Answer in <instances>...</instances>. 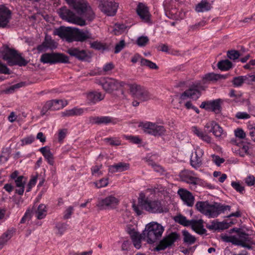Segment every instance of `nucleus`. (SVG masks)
I'll return each instance as SVG.
<instances>
[{
    "label": "nucleus",
    "instance_id": "obj_22",
    "mask_svg": "<svg viewBox=\"0 0 255 255\" xmlns=\"http://www.w3.org/2000/svg\"><path fill=\"white\" fill-rule=\"evenodd\" d=\"M178 194L185 204L189 207L193 206L194 197L190 192L187 190L180 189L178 191Z\"/></svg>",
    "mask_w": 255,
    "mask_h": 255
},
{
    "label": "nucleus",
    "instance_id": "obj_26",
    "mask_svg": "<svg viewBox=\"0 0 255 255\" xmlns=\"http://www.w3.org/2000/svg\"><path fill=\"white\" fill-rule=\"evenodd\" d=\"M66 105L67 103H64L61 100H53L47 101L44 106L49 110H57L63 108Z\"/></svg>",
    "mask_w": 255,
    "mask_h": 255
},
{
    "label": "nucleus",
    "instance_id": "obj_17",
    "mask_svg": "<svg viewBox=\"0 0 255 255\" xmlns=\"http://www.w3.org/2000/svg\"><path fill=\"white\" fill-rule=\"evenodd\" d=\"M73 41L83 42L87 39H94L92 34L87 30L83 31L77 28H73Z\"/></svg>",
    "mask_w": 255,
    "mask_h": 255
},
{
    "label": "nucleus",
    "instance_id": "obj_13",
    "mask_svg": "<svg viewBox=\"0 0 255 255\" xmlns=\"http://www.w3.org/2000/svg\"><path fill=\"white\" fill-rule=\"evenodd\" d=\"M119 200L113 195H110L105 198H98L97 206L100 209L104 210L107 208H114L119 204Z\"/></svg>",
    "mask_w": 255,
    "mask_h": 255
},
{
    "label": "nucleus",
    "instance_id": "obj_23",
    "mask_svg": "<svg viewBox=\"0 0 255 255\" xmlns=\"http://www.w3.org/2000/svg\"><path fill=\"white\" fill-rule=\"evenodd\" d=\"M67 52L71 56L74 57L80 60H84L88 57V55L86 50H80L77 48H69Z\"/></svg>",
    "mask_w": 255,
    "mask_h": 255
},
{
    "label": "nucleus",
    "instance_id": "obj_28",
    "mask_svg": "<svg viewBox=\"0 0 255 255\" xmlns=\"http://www.w3.org/2000/svg\"><path fill=\"white\" fill-rule=\"evenodd\" d=\"M129 168V164L126 162H119L109 167V171L111 173L123 172L127 170Z\"/></svg>",
    "mask_w": 255,
    "mask_h": 255
},
{
    "label": "nucleus",
    "instance_id": "obj_19",
    "mask_svg": "<svg viewBox=\"0 0 255 255\" xmlns=\"http://www.w3.org/2000/svg\"><path fill=\"white\" fill-rule=\"evenodd\" d=\"M196 174L189 170H183L179 173V177L182 181L187 183L196 185L197 184L199 178L195 176Z\"/></svg>",
    "mask_w": 255,
    "mask_h": 255
},
{
    "label": "nucleus",
    "instance_id": "obj_15",
    "mask_svg": "<svg viewBox=\"0 0 255 255\" xmlns=\"http://www.w3.org/2000/svg\"><path fill=\"white\" fill-rule=\"evenodd\" d=\"M73 28L61 26L58 28L55 29L53 31V33L54 35H58L62 39H66L68 42H72L73 41Z\"/></svg>",
    "mask_w": 255,
    "mask_h": 255
},
{
    "label": "nucleus",
    "instance_id": "obj_36",
    "mask_svg": "<svg viewBox=\"0 0 255 255\" xmlns=\"http://www.w3.org/2000/svg\"><path fill=\"white\" fill-rule=\"evenodd\" d=\"M84 113V109L82 108H74L72 109L66 111L62 113L63 117L79 116Z\"/></svg>",
    "mask_w": 255,
    "mask_h": 255
},
{
    "label": "nucleus",
    "instance_id": "obj_51",
    "mask_svg": "<svg viewBox=\"0 0 255 255\" xmlns=\"http://www.w3.org/2000/svg\"><path fill=\"white\" fill-rule=\"evenodd\" d=\"M243 78L244 83L248 84H251L252 83L255 81V75H247L246 76H243Z\"/></svg>",
    "mask_w": 255,
    "mask_h": 255
},
{
    "label": "nucleus",
    "instance_id": "obj_37",
    "mask_svg": "<svg viewBox=\"0 0 255 255\" xmlns=\"http://www.w3.org/2000/svg\"><path fill=\"white\" fill-rule=\"evenodd\" d=\"M221 103L220 99H217L215 100L209 101V110L215 113H218L221 111Z\"/></svg>",
    "mask_w": 255,
    "mask_h": 255
},
{
    "label": "nucleus",
    "instance_id": "obj_49",
    "mask_svg": "<svg viewBox=\"0 0 255 255\" xmlns=\"http://www.w3.org/2000/svg\"><path fill=\"white\" fill-rule=\"evenodd\" d=\"M232 186L238 192L243 194L245 191V187L241 185L239 182L233 181L231 183Z\"/></svg>",
    "mask_w": 255,
    "mask_h": 255
},
{
    "label": "nucleus",
    "instance_id": "obj_9",
    "mask_svg": "<svg viewBox=\"0 0 255 255\" xmlns=\"http://www.w3.org/2000/svg\"><path fill=\"white\" fill-rule=\"evenodd\" d=\"M129 91L133 97L140 102L147 101L151 97L150 94L145 88L136 84L129 85Z\"/></svg>",
    "mask_w": 255,
    "mask_h": 255
},
{
    "label": "nucleus",
    "instance_id": "obj_12",
    "mask_svg": "<svg viewBox=\"0 0 255 255\" xmlns=\"http://www.w3.org/2000/svg\"><path fill=\"white\" fill-rule=\"evenodd\" d=\"M179 238V235L175 232H172L165 236L160 241L155 248L157 251L164 250L171 247Z\"/></svg>",
    "mask_w": 255,
    "mask_h": 255
},
{
    "label": "nucleus",
    "instance_id": "obj_8",
    "mask_svg": "<svg viewBox=\"0 0 255 255\" xmlns=\"http://www.w3.org/2000/svg\"><path fill=\"white\" fill-rule=\"evenodd\" d=\"M59 14L60 17L69 22H71L80 26H84L86 24L85 20L82 18L77 16L75 14L67 8L66 7L61 8L59 10Z\"/></svg>",
    "mask_w": 255,
    "mask_h": 255
},
{
    "label": "nucleus",
    "instance_id": "obj_30",
    "mask_svg": "<svg viewBox=\"0 0 255 255\" xmlns=\"http://www.w3.org/2000/svg\"><path fill=\"white\" fill-rule=\"evenodd\" d=\"M212 7V4L207 0H202L196 5L195 10L197 12H204L209 11L211 9Z\"/></svg>",
    "mask_w": 255,
    "mask_h": 255
},
{
    "label": "nucleus",
    "instance_id": "obj_33",
    "mask_svg": "<svg viewBox=\"0 0 255 255\" xmlns=\"http://www.w3.org/2000/svg\"><path fill=\"white\" fill-rule=\"evenodd\" d=\"M23 176H19L15 179L16 187L18 188L15 190V192L19 195H22L24 192L25 180Z\"/></svg>",
    "mask_w": 255,
    "mask_h": 255
},
{
    "label": "nucleus",
    "instance_id": "obj_35",
    "mask_svg": "<svg viewBox=\"0 0 255 255\" xmlns=\"http://www.w3.org/2000/svg\"><path fill=\"white\" fill-rule=\"evenodd\" d=\"M192 130L195 134H196L197 136H198L205 142L208 143H210L211 142V137L208 135H207L206 133L200 130L196 127H192Z\"/></svg>",
    "mask_w": 255,
    "mask_h": 255
},
{
    "label": "nucleus",
    "instance_id": "obj_34",
    "mask_svg": "<svg viewBox=\"0 0 255 255\" xmlns=\"http://www.w3.org/2000/svg\"><path fill=\"white\" fill-rule=\"evenodd\" d=\"M221 78H225V76L213 73H208L204 75L202 79L203 84H207L211 81H216Z\"/></svg>",
    "mask_w": 255,
    "mask_h": 255
},
{
    "label": "nucleus",
    "instance_id": "obj_53",
    "mask_svg": "<svg viewBox=\"0 0 255 255\" xmlns=\"http://www.w3.org/2000/svg\"><path fill=\"white\" fill-rule=\"evenodd\" d=\"M125 42L124 40H121L119 43H117L115 46V53H118L120 52L125 47Z\"/></svg>",
    "mask_w": 255,
    "mask_h": 255
},
{
    "label": "nucleus",
    "instance_id": "obj_18",
    "mask_svg": "<svg viewBox=\"0 0 255 255\" xmlns=\"http://www.w3.org/2000/svg\"><path fill=\"white\" fill-rule=\"evenodd\" d=\"M11 18V11L6 6L0 5V27H5Z\"/></svg>",
    "mask_w": 255,
    "mask_h": 255
},
{
    "label": "nucleus",
    "instance_id": "obj_41",
    "mask_svg": "<svg viewBox=\"0 0 255 255\" xmlns=\"http://www.w3.org/2000/svg\"><path fill=\"white\" fill-rule=\"evenodd\" d=\"M127 27L124 24H116L111 31L115 35H120L123 33L126 30Z\"/></svg>",
    "mask_w": 255,
    "mask_h": 255
},
{
    "label": "nucleus",
    "instance_id": "obj_56",
    "mask_svg": "<svg viewBox=\"0 0 255 255\" xmlns=\"http://www.w3.org/2000/svg\"><path fill=\"white\" fill-rule=\"evenodd\" d=\"M56 228L57 230V233L61 235L66 230V225L63 223H58L56 225Z\"/></svg>",
    "mask_w": 255,
    "mask_h": 255
},
{
    "label": "nucleus",
    "instance_id": "obj_4",
    "mask_svg": "<svg viewBox=\"0 0 255 255\" xmlns=\"http://www.w3.org/2000/svg\"><path fill=\"white\" fill-rule=\"evenodd\" d=\"M3 60L7 61L9 66L18 65L19 66H26L28 61L26 60L21 54L16 50L6 47L2 53Z\"/></svg>",
    "mask_w": 255,
    "mask_h": 255
},
{
    "label": "nucleus",
    "instance_id": "obj_45",
    "mask_svg": "<svg viewBox=\"0 0 255 255\" xmlns=\"http://www.w3.org/2000/svg\"><path fill=\"white\" fill-rule=\"evenodd\" d=\"M225 224L220 222H212L211 224H207L206 227L209 230H218L223 229L225 227Z\"/></svg>",
    "mask_w": 255,
    "mask_h": 255
},
{
    "label": "nucleus",
    "instance_id": "obj_16",
    "mask_svg": "<svg viewBox=\"0 0 255 255\" xmlns=\"http://www.w3.org/2000/svg\"><path fill=\"white\" fill-rule=\"evenodd\" d=\"M204 151L199 147H196L190 158V164L195 169L199 168L202 164V156Z\"/></svg>",
    "mask_w": 255,
    "mask_h": 255
},
{
    "label": "nucleus",
    "instance_id": "obj_54",
    "mask_svg": "<svg viewBox=\"0 0 255 255\" xmlns=\"http://www.w3.org/2000/svg\"><path fill=\"white\" fill-rule=\"evenodd\" d=\"M239 241H243L245 242H250L251 238L249 237L248 234L244 232H240L239 233Z\"/></svg>",
    "mask_w": 255,
    "mask_h": 255
},
{
    "label": "nucleus",
    "instance_id": "obj_7",
    "mask_svg": "<svg viewBox=\"0 0 255 255\" xmlns=\"http://www.w3.org/2000/svg\"><path fill=\"white\" fill-rule=\"evenodd\" d=\"M205 88L200 83L192 85L188 90L185 91L180 96L179 103L188 98L196 100L201 96L200 90H205Z\"/></svg>",
    "mask_w": 255,
    "mask_h": 255
},
{
    "label": "nucleus",
    "instance_id": "obj_40",
    "mask_svg": "<svg viewBox=\"0 0 255 255\" xmlns=\"http://www.w3.org/2000/svg\"><path fill=\"white\" fill-rule=\"evenodd\" d=\"M35 214L38 219H42L44 218L47 214L46 206L42 204L39 205Z\"/></svg>",
    "mask_w": 255,
    "mask_h": 255
},
{
    "label": "nucleus",
    "instance_id": "obj_62",
    "mask_svg": "<svg viewBox=\"0 0 255 255\" xmlns=\"http://www.w3.org/2000/svg\"><path fill=\"white\" fill-rule=\"evenodd\" d=\"M104 140L107 142H109L112 145H119L121 144L119 140H116L113 138H106Z\"/></svg>",
    "mask_w": 255,
    "mask_h": 255
},
{
    "label": "nucleus",
    "instance_id": "obj_63",
    "mask_svg": "<svg viewBox=\"0 0 255 255\" xmlns=\"http://www.w3.org/2000/svg\"><path fill=\"white\" fill-rule=\"evenodd\" d=\"M73 211V207L70 206L69 207L65 212V215L64 216V218L65 219H69L70 218L71 215L72 214Z\"/></svg>",
    "mask_w": 255,
    "mask_h": 255
},
{
    "label": "nucleus",
    "instance_id": "obj_14",
    "mask_svg": "<svg viewBox=\"0 0 255 255\" xmlns=\"http://www.w3.org/2000/svg\"><path fill=\"white\" fill-rule=\"evenodd\" d=\"M125 82L119 81L114 79H108L102 84L103 88L108 93H112L115 90H118L124 86Z\"/></svg>",
    "mask_w": 255,
    "mask_h": 255
},
{
    "label": "nucleus",
    "instance_id": "obj_11",
    "mask_svg": "<svg viewBox=\"0 0 255 255\" xmlns=\"http://www.w3.org/2000/svg\"><path fill=\"white\" fill-rule=\"evenodd\" d=\"M119 7V3L115 1L99 0V8L108 16H114Z\"/></svg>",
    "mask_w": 255,
    "mask_h": 255
},
{
    "label": "nucleus",
    "instance_id": "obj_10",
    "mask_svg": "<svg viewBox=\"0 0 255 255\" xmlns=\"http://www.w3.org/2000/svg\"><path fill=\"white\" fill-rule=\"evenodd\" d=\"M139 203L142 208L149 213H161L164 211L163 206L159 201L141 199Z\"/></svg>",
    "mask_w": 255,
    "mask_h": 255
},
{
    "label": "nucleus",
    "instance_id": "obj_6",
    "mask_svg": "<svg viewBox=\"0 0 255 255\" xmlns=\"http://www.w3.org/2000/svg\"><path fill=\"white\" fill-rule=\"evenodd\" d=\"M140 126L142 128L144 132L155 136L164 135L166 131L165 128L158 123L146 122Z\"/></svg>",
    "mask_w": 255,
    "mask_h": 255
},
{
    "label": "nucleus",
    "instance_id": "obj_21",
    "mask_svg": "<svg viewBox=\"0 0 255 255\" xmlns=\"http://www.w3.org/2000/svg\"><path fill=\"white\" fill-rule=\"evenodd\" d=\"M204 128L206 132H212L217 137H220L223 132L222 128L214 121L207 123L205 126Z\"/></svg>",
    "mask_w": 255,
    "mask_h": 255
},
{
    "label": "nucleus",
    "instance_id": "obj_39",
    "mask_svg": "<svg viewBox=\"0 0 255 255\" xmlns=\"http://www.w3.org/2000/svg\"><path fill=\"white\" fill-rule=\"evenodd\" d=\"M232 63L229 60H224L218 62V68L222 71H227L232 67Z\"/></svg>",
    "mask_w": 255,
    "mask_h": 255
},
{
    "label": "nucleus",
    "instance_id": "obj_1",
    "mask_svg": "<svg viewBox=\"0 0 255 255\" xmlns=\"http://www.w3.org/2000/svg\"><path fill=\"white\" fill-rule=\"evenodd\" d=\"M196 208L202 214L210 218L217 217L225 211L231 210V206L218 203L209 204L208 201H198L195 205Z\"/></svg>",
    "mask_w": 255,
    "mask_h": 255
},
{
    "label": "nucleus",
    "instance_id": "obj_61",
    "mask_svg": "<svg viewBox=\"0 0 255 255\" xmlns=\"http://www.w3.org/2000/svg\"><path fill=\"white\" fill-rule=\"evenodd\" d=\"M184 105L187 109L189 110V109H193V110H194L196 112V113H197V114L199 113V109L197 108L194 106L192 105V104L191 103V102H190V101L186 102L185 103Z\"/></svg>",
    "mask_w": 255,
    "mask_h": 255
},
{
    "label": "nucleus",
    "instance_id": "obj_57",
    "mask_svg": "<svg viewBox=\"0 0 255 255\" xmlns=\"http://www.w3.org/2000/svg\"><path fill=\"white\" fill-rule=\"evenodd\" d=\"M126 138L133 143L139 144L141 142V139L138 136H126Z\"/></svg>",
    "mask_w": 255,
    "mask_h": 255
},
{
    "label": "nucleus",
    "instance_id": "obj_32",
    "mask_svg": "<svg viewBox=\"0 0 255 255\" xmlns=\"http://www.w3.org/2000/svg\"><path fill=\"white\" fill-rule=\"evenodd\" d=\"M39 151L47 160L48 163L51 165L54 164V158L53 154L50 150L48 146H44L40 148Z\"/></svg>",
    "mask_w": 255,
    "mask_h": 255
},
{
    "label": "nucleus",
    "instance_id": "obj_2",
    "mask_svg": "<svg viewBox=\"0 0 255 255\" xmlns=\"http://www.w3.org/2000/svg\"><path fill=\"white\" fill-rule=\"evenodd\" d=\"M164 231V227L156 222H151L147 224L143 231V237L146 242L151 244L158 241Z\"/></svg>",
    "mask_w": 255,
    "mask_h": 255
},
{
    "label": "nucleus",
    "instance_id": "obj_58",
    "mask_svg": "<svg viewBox=\"0 0 255 255\" xmlns=\"http://www.w3.org/2000/svg\"><path fill=\"white\" fill-rule=\"evenodd\" d=\"M140 201L141 200H139L138 202L139 205H136L134 204L132 205L133 209L137 215H140L142 214V209H143L139 203Z\"/></svg>",
    "mask_w": 255,
    "mask_h": 255
},
{
    "label": "nucleus",
    "instance_id": "obj_38",
    "mask_svg": "<svg viewBox=\"0 0 255 255\" xmlns=\"http://www.w3.org/2000/svg\"><path fill=\"white\" fill-rule=\"evenodd\" d=\"M183 242L188 245H192L196 242V238L186 230L182 232Z\"/></svg>",
    "mask_w": 255,
    "mask_h": 255
},
{
    "label": "nucleus",
    "instance_id": "obj_5",
    "mask_svg": "<svg viewBox=\"0 0 255 255\" xmlns=\"http://www.w3.org/2000/svg\"><path fill=\"white\" fill-rule=\"evenodd\" d=\"M40 61L44 64L67 63L69 62V58L63 53L54 52L45 53L41 55Z\"/></svg>",
    "mask_w": 255,
    "mask_h": 255
},
{
    "label": "nucleus",
    "instance_id": "obj_24",
    "mask_svg": "<svg viewBox=\"0 0 255 255\" xmlns=\"http://www.w3.org/2000/svg\"><path fill=\"white\" fill-rule=\"evenodd\" d=\"M203 220H191V225L189 226L193 231L199 235H204L206 233V230L204 228Z\"/></svg>",
    "mask_w": 255,
    "mask_h": 255
},
{
    "label": "nucleus",
    "instance_id": "obj_44",
    "mask_svg": "<svg viewBox=\"0 0 255 255\" xmlns=\"http://www.w3.org/2000/svg\"><path fill=\"white\" fill-rule=\"evenodd\" d=\"M43 43L47 47V48L52 49L56 47L55 42L52 39L50 36L46 34L45 39Z\"/></svg>",
    "mask_w": 255,
    "mask_h": 255
},
{
    "label": "nucleus",
    "instance_id": "obj_3",
    "mask_svg": "<svg viewBox=\"0 0 255 255\" xmlns=\"http://www.w3.org/2000/svg\"><path fill=\"white\" fill-rule=\"evenodd\" d=\"M70 5L72 6L77 12L89 21L95 18V13L91 7L85 0H65Z\"/></svg>",
    "mask_w": 255,
    "mask_h": 255
},
{
    "label": "nucleus",
    "instance_id": "obj_42",
    "mask_svg": "<svg viewBox=\"0 0 255 255\" xmlns=\"http://www.w3.org/2000/svg\"><path fill=\"white\" fill-rule=\"evenodd\" d=\"M174 220L176 222L184 226H189L191 225V220H188L185 216L181 215L175 217Z\"/></svg>",
    "mask_w": 255,
    "mask_h": 255
},
{
    "label": "nucleus",
    "instance_id": "obj_31",
    "mask_svg": "<svg viewBox=\"0 0 255 255\" xmlns=\"http://www.w3.org/2000/svg\"><path fill=\"white\" fill-rule=\"evenodd\" d=\"M104 98V94L98 92H91L87 95V99L89 101L94 104L103 100Z\"/></svg>",
    "mask_w": 255,
    "mask_h": 255
},
{
    "label": "nucleus",
    "instance_id": "obj_48",
    "mask_svg": "<svg viewBox=\"0 0 255 255\" xmlns=\"http://www.w3.org/2000/svg\"><path fill=\"white\" fill-rule=\"evenodd\" d=\"M91 47L98 50H104L105 49V45L98 41L90 42Z\"/></svg>",
    "mask_w": 255,
    "mask_h": 255
},
{
    "label": "nucleus",
    "instance_id": "obj_43",
    "mask_svg": "<svg viewBox=\"0 0 255 255\" xmlns=\"http://www.w3.org/2000/svg\"><path fill=\"white\" fill-rule=\"evenodd\" d=\"M140 64L141 66L148 67L151 69H158V67L155 63L144 58H141Z\"/></svg>",
    "mask_w": 255,
    "mask_h": 255
},
{
    "label": "nucleus",
    "instance_id": "obj_27",
    "mask_svg": "<svg viewBox=\"0 0 255 255\" xmlns=\"http://www.w3.org/2000/svg\"><path fill=\"white\" fill-rule=\"evenodd\" d=\"M89 121L92 124H108L112 123L113 118L109 116L91 117Z\"/></svg>",
    "mask_w": 255,
    "mask_h": 255
},
{
    "label": "nucleus",
    "instance_id": "obj_46",
    "mask_svg": "<svg viewBox=\"0 0 255 255\" xmlns=\"http://www.w3.org/2000/svg\"><path fill=\"white\" fill-rule=\"evenodd\" d=\"M240 56V53L237 50H231L227 51V56L231 60H235L238 59Z\"/></svg>",
    "mask_w": 255,
    "mask_h": 255
},
{
    "label": "nucleus",
    "instance_id": "obj_20",
    "mask_svg": "<svg viewBox=\"0 0 255 255\" xmlns=\"http://www.w3.org/2000/svg\"><path fill=\"white\" fill-rule=\"evenodd\" d=\"M136 10L142 21L147 23L151 22V15L148 8L145 4L142 3H139Z\"/></svg>",
    "mask_w": 255,
    "mask_h": 255
},
{
    "label": "nucleus",
    "instance_id": "obj_60",
    "mask_svg": "<svg viewBox=\"0 0 255 255\" xmlns=\"http://www.w3.org/2000/svg\"><path fill=\"white\" fill-rule=\"evenodd\" d=\"M238 119H247L250 118V115L245 112H238L236 115Z\"/></svg>",
    "mask_w": 255,
    "mask_h": 255
},
{
    "label": "nucleus",
    "instance_id": "obj_64",
    "mask_svg": "<svg viewBox=\"0 0 255 255\" xmlns=\"http://www.w3.org/2000/svg\"><path fill=\"white\" fill-rule=\"evenodd\" d=\"M213 160L218 166L220 165V164L223 163L225 161V160L223 158H220L218 156L215 155L213 156Z\"/></svg>",
    "mask_w": 255,
    "mask_h": 255
},
{
    "label": "nucleus",
    "instance_id": "obj_29",
    "mask_svg": "<svg viewBox=\"0 0 255 255\" xmlns=\"http://www.w3.org/2000/svg\"><path fill=\"white\" fill-rule=\"evenodd\" d=\"M15 232V229L10 228L8 229L0 237V249L7 243V242L12 237Z\"/></svg>",
    "mask_w": 255,
    "mask_h": 255
},
{
    "label": "nucleus",
    "instance_id": "obj_47",
    "mask_svg": "<svg viewBox=\"0 0 255 255\" xmlns=\"http://www.w3.org/2000/svg\"><path fill=\"white\" fill-rule=\"evenodd\" d=\"M149 42V38L147 36H142L138 37L136 40V44L140 47L145 46Z\"/></svg>",
    "mask_w": 255,
    "mask_h": 255
},
{
    "label": "nucleus",
    "instance_id": "obj_59",
    "mask_svg": "<svg viewBox=\"0 0 255 255\" xmlns=\"http://www.w3.org/2000/svg\"><path fill=\"white\" fill-rule=\"evenodd\" d=\"M235 134L236 137L241 139L245 138L246 137V133L241 128H237L235 130Z\"/></svg>",
    "mask_w": 255,
    "mask_h": 255
},
{
    "label": "nucleus",
    "instance_id": "obj_50",
    "mask_svg": "<svg viewBox=\"0 0 255 255\" xmlns=\"http://www.w3.org/2000/svg\"><path fill=\"white\" fill-rule=\"evenodd\" d=\"M243 79V76L235 77L232 82L235 87H240L244 83Z\"/></svg>",
    "mask_w": 255,
    "mask_h": 255
},
{
    "label": "nucleus",
    "instance_id": "obj_25",
    "mask_svg": "<svg viewBox=\"0 0 255 255\" xmlns=\"http://www.w3.org/2000/svg\"><path fill=\"white\" fill-rule=\"evenodd\" d=\"M130 238L132 240L134 246L136 249H139L141 247V240L145 241L146 239L143 237V232L139 234L134 230H131L128 231Z\"/></svg>",
    "mask_w": 255,
    "mask_h": 255
},
{
    "label": "nucleus",
    "instance_id": "obj_55",
    "mask_svg": "<svg viewBox=\"0 0 255 255\" xmlns=\"http://www.w3.org/2000/svg\"><path fill=\"white\" fill-rule=\"evenodd\" d=\"M245 182L248 186H253L255 183V178L253 175H250L245 179Z\"/></svg>",
    "mask_w": 255,
    "mask_h": 255
},
{
    "label": "nucleus",
    "instance_id": "obj_52",
    "mask_svg": "<svg viewBox=\"0 0 255 255\" xmlns=\"http://www.w3.org/2000/svg\"><path fill=\"white\" fill-rule=\"evenodd\" d=\"M21 87V84H16L10 86L9 88L6 89L2 91V93L6 94L13 93L16 89L19 88Z\"/></svg>",
    "mask_w": 255,
    "mask_h": 255
}]
</instances>
